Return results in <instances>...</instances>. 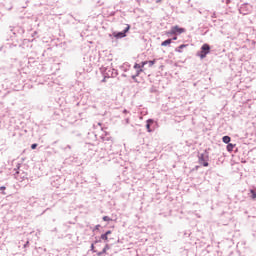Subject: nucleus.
<instances>
[{
    "instance_id": "nucleus-1",
    "label": "nucleus",
    "mask_w": 256,
    "mask_h": 256,
    "mask_svg": "<svg viewBox=\"0 0 256 256\" xmlns=\"http://www.w3.org/2000/svg\"><path fill=\"white\" fill-rule=\"evenodd\" d=\"M209 53H211V46L209 44H203L199 54L200 59H205Z\"/></svg>"
},
{
    "instance_id": "nucleus-2",
    "label": "nucleus",
    "mask_w": 256,
    "mask_h": 256,
    "mask_svg": "<svg viewBox=\"0 0 256 256\" xmlns=\"http://www.w3.org/2000/svg\"><path fill=\"white\" fill-rule=\"evenodd\" d=\"M182 33H185V28H181L179 26H173L169 32H167V35H181Z\"/></svg>"
},
{
    "instance_id": "nucleus-3",
    "label": "nucleus",
    "mask_w": 256,
    "mask_h": 256,
    "mask_svg": "<svg viewBox=\"0 0 256 256\" xmlns=\"http://www.w3.org/2000/svg\"><path fill=\"white\" fill-rule=\"evenodd\" d=\"M129 29H131V26L129 24L126 25V28L124 29L123 32H114L113 33V36L116 38V39H123V37H127V33L129 31Z\"/></svg>"
},
{
    "instance_id": "nucleus-4",
    "label": "nucleus",
    "mask_w": 256,
    "mask_h": 256,
    "mask_svg": "<svg viewBox=\"0 0 256 256\" xmlns=\"http://www.w3.org/2000/svg\"><path fill=\"white\" fill-rule=\"evenodd\" d=\"M111 233L113 232L111 230H108L106 233L102 234L100 238L102 239V241H109V235H111Z\"/></svg>"
},
{
    "instance_id": "nucleus-5",
    "label": "nucleus",
    "mask_w": 256,
    "mask_h": 256,
    "mask_svg": "<svg viewBox=\"0 0 256 256\" xmlns=\"http://www.w3.org/2000/svg\"><path fill=\"white\" fill-rule=\"evenodd\" d=\"M134 69H138V70H137V74H136L137 77H139V75H140L141 73H143V69L141 68V64L136 63V64L134 65Z\"/></svg>"
},
{
    "instance_id": "nucleus-6",
    "label": "nucleus",
    "mask_w": 256,
    "mask_h": 256,
    "mask_svg": "<svg viewBox=\"0 0 256 256\" xmlns=\"http://www.w3.org/2000/svg\"><path fill=\"white\" fill-rule=\"evenodd\" d=\"M199 162L201 165H203V167H209V162L205 161V158L203 157V155L199 158Z\"/></svg>"
},
{
    "instance_id": "nucleus-7",
    "label": "nucleus",
    "mask_w": 256,
    "mask_h": 256,
    "mask_svg": "<svg viewBox=\"0 0 256 256\" xmlns=\"http://www.w3.org/2000/svg\"><path fill=\"white\" fill-rule=\"evenodd\" d=\"M109 251V244H106L101 252H98V256L105 255Z\"/></svg>"
},
{
    "instance_id": "nucleus-8",
    "label": "nucleus",
    "mask_w": 256,
    "mask_h": 256,
    "mask_svg": "<svg viewBox=\"0 0 256 256\" xmlns=\"http://www.w3.org/2000/svg\"><path fill=\"white\" fill-rule=\"evenodd\" d=\"M171 43H172V40L171 39H167V40H165V41H163L161 43V46L162 47H167V45H171Z\"/></svg>"
},
{
    "instance_id": "nucleus-9",
    "label": "nucleus",
    "mask_w": 256,
    "mask_h": 256,
    "mask_svg": "<svg viewBox=\"0 0 256 256\" xmlns=\"http://www.w3.org/2000/svg\"><path fill=\"white\" fill-rule=\"evenodd\" d=\"M222 140H223V143H226V144L231 143V137H229V136H224L222 138Z\"/></svg>"
},
{
    "instance_id": "nucleus-10",
    "label": "nucleus",
    "mask_w": 256,
    "mask_h": 256,
    "mask_svg": "<svg viewBox=\"0 0 256 256\" xmlns=\"http://www.w3.org/2000/svg\"><path fill=\"white\" fill-rule=\"evenodd\" d=\"M149 123H153V120H148L147 125H146V129H147L148 133H151V124H149Z\"/></svg>"
},
{
    "instance_id": "nucleus-11",
    "label": "nucleus",
    "mask_w": 256,
    "mask_h": 256,
    "mask_svg": "<svg viewBox=\"0 0 256 256\" xmlns=\"http://www.w3.org/2000/svg\"><path fill=\"white\" fill-rule=\"evenodd\" d=\"M233 149H235V144H228L227 145V151H229V153H231V151H233Z\"/></svg>"
},
{
    "instance_id": "nucleus-12",
    "label": "nucleus",
    "mask_w": 256,
    "mask_h": 256,
    "mask_svg": "<svg viewBox=\"0 0 256 256\" xmlns=\"http://www.w3.org/2000/svg\"><path fill=\"white\" fill-rule=\"evenodd\" d=\"M185 47H187V45H185V44H182V45H180L179 47H178V53H181V49H185Z\"/></svg>"
},
{
    "instance_id": "nucleus-13",
    "label": "nucleus",
    "mask_w": 256,
    "mask_h": 256,
    "mask_svg": "<svg viewBox=\"0 0 256 256\" xmlns=\"http://www.w3.org/2000/svg\"><path fill=\"white\" fill-rule=\"evenodd\" d=\"M155 61H156L155 59L148 61L149 67H153L155 65Z\"/></svg>"
},
{
    "instance_id": "nucleus-14",
    "label": "nucleus",
    "mask_w": 256,
    "mask_h": 256,
    "mask_svg": "<svg viewBox=\"0 0 256 256\" xmlns=\"http://www.w3.org/2000/svg\"><path fill=\"white\" fill-rule=\"evenodd\" d=\"M250 193H251V197H252V199H256V192H255V190H250Z\"/></svg>"
},
{
    "instance_id": "nucleus-15",
    "label": "nucleus",
    "mask_w": 256,
    "mask_h": 256,
    "mask_svg": "<svg viewBox=\"0 0 256 256\" xmlns=\"http://www.w3.org/2000/svg\"><path fill=\"white\" fill-rule=\"evenodd\" d=\"M148 61H144L141 63L140 67L143 69V67H145V65H147Z\"/></svg>"
},
{
    "instance_id": "nucleus-16",
    "label": "nucleus",
    "mask_w": 256,
    "mask_h": 256,
    "mask_svg": "<svg viewBox=\"0 0 256 256\" xmlns=\"http://www.w3.org/2000/svg\"><path fill=\"white\" fill-rule=\"evenodd\" d=\"M103 221H111V219L109 218V216H104Z\"/></svg>"
},
{
    "instance_id": "nucleus-17",
    "label": "nucleus",
    "mask_w": 256,
    "mask_h": 256,
    "mask_svg": "<svg viewBox=\"0 0 256 256\" xmlns=\"http://www.w3.org/2000/svg\"><path fill=\"white\" fill-rule=\"evenodd\" d=\"M31 149H37V144H32Z\"/></svg>"
},
{
    "instance_id": "nucleus-18",
    "label": "nucleus",
    "mask_w": 256,
    "mask_h": 256,
    "mask_svg": "<svg viewBox=\"0 0 256 256\" xmlns=\"http://www.w3.org/2000/svg\"><path fill=\"white\" fill-rule=\"evenodd\" d=\"M1 191H5V186L0 187Z\"/></svg>"
},
{
    "instance_id": "nucleus-19",
    "label": "nucleus",
    "mask_w": 256,
    "mask_h": 256,
    "mask_svg": "<svg viewBox=\"0 0 256 256\" xmlns=\"http://www.w3.org/2000/svg\"><path fill=\"white\" fill-rule=\"evenodd\" d=\"M172 39L173 41H177V36L173 37Z\"/></svg>"
},
{
    "instance_id": "nucleus-20",
    "label": "nucleus",
    "mask_w": 256,
    "mask_h": 256,
    "mask_svg": "<svg viewBox=\"0 0 256 256\" xmlns=\"http://www.w3.org/2000/svg\"><path fill=\"white\" fill-rule=\"evenodd\" d=\"M91 249H95V245L92 244V245H91Z\"/></svg>"
},
{
    "instance_id": "nucleus-21",
    "label": "nucleus",
    "mask_w": 256,
    "mask_h": 256,
    "mask_svg": "<svg viewBox=\"0 0 256 256\" xmlns=\"http://www.w3.org/2000/svg\"><path fill=\"white\" fill-rule=\"evenodd\" d=\"M162 0H156V3H161Z\"/></svg>"
},
{
    "instance_id": "nucleus-22",
    "label": "nucleus",
    "mask_w": 256,
    "mask_h": 256,
    "mask_svg": "<svg viewBox=\"0 0 256 256\" xmlns=\"http://www.w3.org/2000/svg\"><path fill=\"white\" fill-rule=\"evenodd\" d=\"M99 227H100V225H97V226H96V229H99Z\"/></svg>"
}]
</instances>
